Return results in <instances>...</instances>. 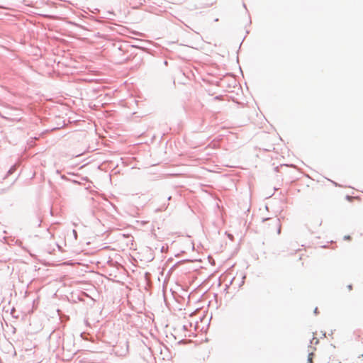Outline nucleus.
I'll return each instance as SVG.
<instances>
[{"label": "nucleus", "mask_w": 363, "mask_h": 363, "mask_svg": "<svg viewBox=\"0 0 363 363\" xmlns=\"http://www.w3.org/2000/svg\"><path fill=\"white\" fill-rule=\"evenodd\" d=\"M349 289H352V286H350H350H349Z\"/></svg>", "instance_id": "6"}, {"label": "nucleus", "mask_w": 363, "mask_h": 363, "mask_svg": "<svg viewBox=\"0 0 363 363\" xmlns=\"http://www.w3.org/2000/svg\"><path fill=\"white\" fill-rule=\"evenodd\" d=\"M313 340L315 341V344H318V339L317 338H313Z\"/></svg>", "instance_id": "3"}, {"label": "nucleus", "mask_w": 363, "mask_h": 363, "mask_svg": "<svg viewBox=\"0 0 363 363\" xmlns=\"http://www.w3.org/2000/svg\"><path fill=\"white\" fill-rule=\"evenodd\" d=\"M315 348H312L311 350L309 351L308 357V363H313V357L314 355Z\"/></svg>", "instance_id": "2"}, {"label": "nucleus", "mask_w": 363, "mask_h": 363, "mask_svg": "<svg viewBox=\"0 0 363 363\" xmlns=\"http://www.w3.org/2000/svg\"><path fill=\"white\" fill-rule=\"evenodd\" d=\"M266 231L272 235H279L281 225L279 219H267L264 226Z\"/></svg>", "instance_id": "1"}, {"label": "nucleus", "mask_w": 363, "mask_h": 363, "mask_svg": "<svg viewBox=\"0 0 363 363\" xmlns=\"http://www.w3.org/2000/svg\"><path fill=\"white\" fill-rule=\"evenodd\" d=\"M82 154V152H77L76 154H74L75 156H79Z\"/></svg>", "instance_id": "4"}, {"label": "nucleus", "mask_w": 363, "mask_h": 363, "mask_svg": "<svg viewBox=\"0 0 363 363\" xmlns=\"http://www.w3.org/2000/svg\"><path fill=\"white\" fill-rule=\"evenodd\" d=\"M117 344V342H115V345H113V347H116V345Z\"/></svg>", "instance_id": "7"}, {"label": "nucleus", "mask_w": 363, "mask_h": 363, "mask_svg": "<svg viewBox=\"0 0 363 363\" xmlns=\"http://www.w3.org/2000/svg\"><path fill=\"white\" fill-rule=\"evenodd\" d=\"M345 238L347 240H350V236H347V237H345Z\"/></svg>", "instance_id": "5"}]
</instances>
